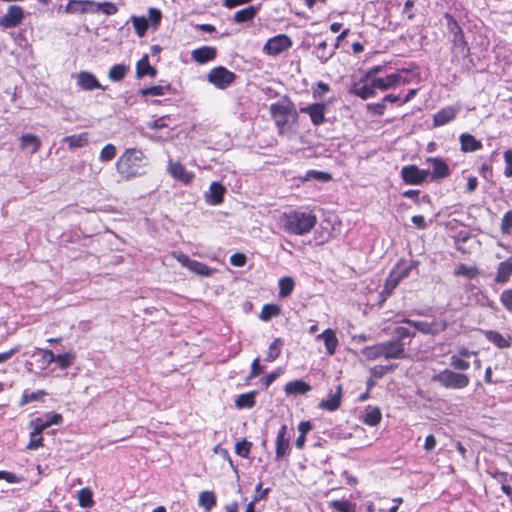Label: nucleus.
I'll use <instances>...</instances> for the list:
<instances>
[{
  "mask_svg": "<svg viewBox=\"0 0 512 512\" xmlns=\"http://www.w3.org/2000/svg\"><path fill=\"white\" fill-rule=\"evenodd\" d=\"M128 72V67L124 64L113 65L108 72L111 81L118 82L124 79Z\"/></svg>",
  "mask_w": 512,
  "mask_h": 512,
  "instance_id": "nucleus-40",
  "label": "nucleus"
},
{
  "mask_svg": "<svg viewBox=\"0 0 512 512\" xmlns=\"http://www.w3.org/2000/svg\"><path fill=\"white\" fill-rule=\"evenodd\" d=\"M260 7L258 6H248L244 9H241L237 11L234 15V22L235 23H245L249 22L254 19V17L257 15Z\"/></svg>",
  "mask_w": 512,
  "mask_h": 512,
  "instance_id": "nucleus-30",
  "label": "nucleus"
},
{
  "mask_svg": "<svg viewBox=\"0 0 512 512\" xmlns=\"http://www.w3.org/2000/svg\"><path fill=\"white\" fill-rule=\"evenodd\" d=\"M311 389V385L301 379L290 381L284 387L287 396L304 395L310 392Z\"/></svg>",
  "mask_w": 512,
  "mask_h": 512,
  "instance_id": "nucleus-21",
  "label": "nucleus"
},
{
  "mask_svg": "<svg viewBox=\"0 0 512 512\" xmlns=\"http://www.w3.org/2000/svg\"><path fill=\"white\" fill-rule=\"evenodd\" d=\"M290 451V441L287 437V426L284 424L278 431L276 438V459L279 460L288 455Z\"/></svg>",
  "mask_w": 512,
  "mask_h": 512,
  "instance_id": "nucleus-17",
  "label": "nucleus"
},
{
  "mask_svg": "<svg viewBox=\"0 0 512 512\" xmlns=\"http://www.w3.org/2000/svg\"><path fill=\"white\" fill-rule=\"evenodd\" d=\"M170 89V84H158L141 90L142 96H160L164 95Z\"/></svg>",
  "mask_w": 512,
  "mask_h": 512,
  "instance_id": "nucleus-48",
  "label": "nucleus"
},
{
  "mask_svg": "<svg viewBox=\"0 0 512 512\" xmlns=\"http://www.w3.org/2000/svg\"><path fill=\"white\" fill-rule=\"evenodd\" d=\"M414 328L425 335H437L447 328V323L441 319L416 321Z\"/></svg>",
  "mask_w": 512,
  "mask_h": 512,
  "instance_id": "nucleus-10",
  "label": "nucleus"
},
{
  "mask_svg": "<svg viewBox=\"0 0 512 512\" xmlns=\"http://www.w3.org/2000/svg\"><path fill=\"white\" fill-rule=\"evenodd\" d=\"M77 85L84 91H92L95 89H105L97 78L90 72L81 71L77 74Z\"/></svg>",
  "mask_w": 512,
  "mask_h": 512,
  "instance_id": "nucleus-16",
  "label": "nucleus"
},
{
  "mask_svg": "<svg viewBox=\"0 0 512 512\" xmlns=\"http://www.w3.org/2000/svg\"><path fill=\"white\" fill-rule=\"evenodd\" d=\"M399 282H400V280L392 272H390V274L388 275V277L385 281V285H384L382 294L390 295L392 293V291L397 287Z\"/></svg>",
  "mask_w": 512,
  "mask_h": 512,
  "instance_id": "nucleus-54",
  "label": "nucleus"
},
{
  "mask_svg": "<svg viewBox=\"0 0 512 512\" xmlns=\"http://www.w3.org/2000/svg\"><path fill=\"white\" fill-rule=\"evenodd\" d=\"M64 143H66L71 149L81 148L88 144V133L83 132L78 135L66 136L63 139Z\"/></svg>",
  "mask_w": 512,
  "mask_h": 512,
  "instance_id": "nucleus-33",
  "label": "nucleus"
},
{
  "mask_svg": "<svg viewBox=\"0 0 512 512\" xmlns=\"http://www.w3.org/2000/svg\"><path fill=\"white\" fill-rule=\"evenodd\" d=\"M216 55V48L211 46H202L192 51L191 58L199 64H205L209 61L214 60Z\"/></svg>",
  "mask_w": 512,
  "mask_h": 512,
  "instance_id": "nucleus-20",
  "label": "nucleus"
},
{
  "mask_svg": "<svg viewBox=\"0 0 512 512\" xmlns=\"http://www.w3.org/2000/svg\"><path fill=\"white\" fill-rule=\"evenodd\" d=\"M147 75L154 78L157 70L150 65L148 55H144L136 64V77L143 78Z\"/></svg>",
  "mask_w": 512,
  "mask_h": 512,
  "instance_id": "nucleus-25",
  "label": "nucleus"
},
{
  "mask_svg": "<svg viewBox=\"0 0 512 512\" xmlns=\"http://www.w3.org/2000/svg\"><path fill=\"white\" fill-rule=\"evenodd\" d=\"M282 346H283V340L281 338H276L269 345L267 356H266L265 360L267 362L275 361L280 356Z\"/></svg>",
  "mask_w": 512,
  "mask_h": 512,
  "instance_id": "nucleus-42",
  "label": "nucleus"
},
{
  "mask_svg": "<svg viewBox=\"0 0 512 512\" xmlns=\"http://www.w3.org/2000/svg\"><path fill=\"white\" fill-rule=\"evenodd\" d=\"M486 338L500 349L509 348L511 346V338L504 337L499 332L493 330L485 331Z\"/></svg>",
  "mask_w": 512,
  "mask_h": 512,
  "instance_id": "nucleus-29",
  "label": "nucleus"
},
{
  "mask_svg": "<svg viewBox=\"0 0 512 512\" xmlns=\"http://www.w3.org/2000/svg\"><path fill=\"white\" fill-rule=\"evenodd\" d=\"M118 11L117 6L112 2H96L93 6V13L101 12L105 15H114Z\"/></svg>",
  "mask_w": 512,
  "mask_h": 512,
  "instance_id": "nucleus-46",
  "label": "nucleus"
},
{
  "mask_svg": "<svg viewBox=\"0 0 512 512\" xmlns=\"http://www.w3.org/2000/svg\"><path fill=\"white\" fill-rule=\"evenodd\" d=\"M408 80L405 79L400 73H393L384 78L373 79V85L380 90H388L400 84H406Z\"/></svg>",
  "mask_w": 512,
  "mask_h": 512,
  "instance_id": "nucleus-14",
  "label": "nucleus"
},
{
  "mask_svg": "<svg viewBox=\"0 0 512 512\" xmlns=\"http://www.w3.org/2000/svg\"><path fill=\"white\" fill-rule=\"evenodd\" d=\"M24 19V10L18 5H10L5 15L0 17V27L4 29L18 26Z\"/></svg>",
  "mask_w": 512,
  "mask_h": 512,
  "instance_id": "nucleus-8",
  "label": "nucleus"
},
{
  "mask_svg": "<svg viewBox=\"0 0 512 512\" xmlns=\"http://www.w3.org/2000/svg\"><path fill=\"white\" fill-rule=\"evenodd\" d=\"M281 309L276 304H265L260 312V319L264 322H268L273 317L279 316Z\"/></svg>",
  "mask_w": 512,
  "mask_h": 512,
  "instance_id": "nucleus-38",
  "label": "nucleus"
},
{
  "mask_svg": "<svg viewBox=\"0 0 512 512\" xmlns=\"http://www.w3.org/2000/svg\"><path fill=\"white\" fill-rule=\"evenodd\" d=\"M393 370H394V365H377L370 369V373L373 377L380 379L386 373L393 371Z\"/></svg>",
  "mask_w": 512,
  "mask_h": 512,
  "instance_id": "nucleus-57",
  "label": "nucleus"
},
{
  "mask_svg": "<svg viewBox=\"0 0 512 512\" xmlns=\"http://www.w3.org/2000/svg\"><path fill=\"white\" fill-rule=\"evenodd\" d=\"M336 50L334 47L328 48V44L326 41H320L316 44L314 54L320 60L321 63H326L329 59L333 57Z\"/></svg>",
  "mask_w": 512,
  "mask_h": 512,
  "instance_id": "nucleus-28",
  "label": "nucleus"
},
{
  "mask_svg": "<svg viewBox=\"0 0 512 512\" xmlns=\"http://www.w3.org/2000/svg\"><path fill=\"white\" fill-rule=\"evenodd\" d=\"M256 391L241 394L237 397L235 404L238 408H252L255 405Z\"/></svg>",
  "mask_w": 512,
  "mask_h": 512,
  "instance_id": "nucleus-43",
  "label": "nucleus"
},
{
  "mask_svg": "<svg viewBox=\"0 0 512 512\" xmlns=\"http://www.w3.org/2000/svg\"><path fill=\"white\" fill-rule=\"evenodd\" d=\"M430 175L429 170L419 169L415 165L404 166L401 170V176L405 183L410 185H420Z\"/></svg>",
  "mask_w": 512,
  "mask_h": 512,
  "instance_id": "nucleus-7",
  "label": "nucleus"
},
{
  "mask_svg": "<svg viewBox=\"0 0 512 512\" xmlns=\"http://www.w3.org/2000/svg\"><path fill=\"white\" fill-rule=\"evenodd\" d=\"M148 15H149V19L151 21L152 26L156 29L161 22V18H162L161 11L157 8H149Z\"/></svg>",
  "mask_w": 512,
  "mask_h": 512,
  "instance_id": "nucleus-62",
  "label": "nucleus"
},
{
  "mask_svg": "<svg viewBox=\"0 0 512 512\" xmlns=\"http://www.w3.org/2000/svg\"><path fill=\"white\" fill-rule=\"evenodd\" d=\"M29 426L32 428V431L42 434L44 430L49 428V424L44 422V418H35L30 421Z\"/></svg>",
  "mask_w": 512,
  "mask_h": 512,
  "instance_id": "nucleus-60",
  "label": "nucleus"
},
{
  "mask_svg": "<svg viewBox=\"0 0 512 512\" xmlns=\"http://www.w3.org/2000/svg\"><path fill=\"white\" fill-rule=\"evenodd\" d=\"M252 447V443L243 439L242 441H238L235 445V453L243 458H248L250 454V449Z\"/></svg>",
  "mask_w": 512,
  "mask_h": 512,
  "instance_id": "nucleus-53",
  "label": "nucleus"
},
{
  "mask_svg": "<svg viewBox=\"0 0 512 512\" xmlns=\"http://www.w3.org/2000/svg\"><path fill=\"white\" fill-rule=\"evenodd\" d=\"M495 478L498 480V482L501 484V490L503 493H505L508 497L512 498V487L509 484V477L507 473H498L495 475Z\"/></svg>",
  "mask_w": 512,
  "mask_h": 512,
  "instance_id": "nucleus-52",
  "label": "nucleus"
},
{
  "mask_svg": "<svg viewBox=\"0 0 512 512\" xmlns=\"http://www.w3.org/2000/svg\"><path fill=\"white\" fill-rule=\"evenodd\" d=\"M187 269L200 276H211L214 272V269L210 268L206 264L193 259L190 261Z\"/></svg>",
  "mask_w": 512,
  "mask_h": 512,
  "instance_id": "nucleus-36",
  "label": "nucleus"
},
{
  "mask_svg": "<svg viewBox=\"0 0 512 512\" xmlns=\"http://www.w3.org/2000/svg\"><path fill=\"white\" fill-rule=\"evenodd\" d=\"M416 265L417 262L401 260L391 272L401 281L410 275L411 270L416 268Z\"/></svg>",
  "mask_w": 512,
  "mask_h": 512,
  "instance_id": "nucleus-27",
  "label": "nucleus"
},
{
  "mask_svg": "<svg viewBox=\"0 0 512 512\" xmlns=\"http://www.w3.org/2000/svg\"><path fill=\"white\" fill-rule=\"evenodd\" d=\"M317 223L313 212L293 210L283 213L281 217L282 228L289 234L306 235L311 232Z\"/></svg>",
  "mask_w": 512,
  "mask_h": 512,
  "instance_id": "nucleus-2",
  "label": "nucleus"
},
{
  "mask_svg": "<svg viewBox=\"0 0 512 512\" xmlns=\"http://www.w3.org/2000/svg\"><path fill=\"white\" fill-rule=\"evenodd\" d=\"M427 162L432 166V179H441L445 178L450 174V169L448 164L441 158L437 157H429Z\"/></svg>",
  "mask_w": 512,
  "mask_h": 512,
  "instance_id": "nucleus-18",
  "label": "nucleus"
},
{
  "mask_svg": "<svg viewBox=\"0 0 512 512\" xmlns=\"http://www.w3.org/2000/svg\"><path fill=\"white\" fill-rule=\"evenodd\" d=\"M451 366H453L455 369L458 370H467L470 367V364L468 361L458 357V356H452L451 357Z\"/></svg>",
  "mask_w": 512,
  "mask_h": 512,
  "instance_id": "nucleus-63",
  "label": "nucleus"
},
{
  "mask_svg": "<svg viewBox=\"0 0 512 512\" xmlns=\"http://www.w3.org/2000/svg\"><path fill=\"white\" fill-rule=\"evenodd\" d=\"M457 276H465L468 279H473L478 275V269L475 266H467L460 264L454 271Z\"/></svg>",
  "mask_w": 512,
  "mask_h": 512,
  "instance_id": "nucleus-49",
  "label": "nucleus"
},
{
  "mask_svg": "<svg viewBox=\"0 0 512 512\" xmlns=\"http://www.w3.org/2000/svg\"><path fill=\"white\" fill-rule=\"evenodd\" d=\"M394 336V340L399 341L400 343H405V339H409V342L407 343L409 344L410 340L415 336V334L412 333L408 328L399 326L394 329Z\"/></svg>",
  "mask_w": 512,
  "mask_h": 512,
  "instance_id": "nucleus-51",
  "label": "nucleus"
},
{
  "mask_svg": "<svg viewBox=\"0 0 512 512\" xmlns=\"http://www.w3.org/2000/svg\"><path fill=\"white\" fill-rule=\"evenodd\" d=\"M461 150L463 152H473L480 148V141L476 140L474 136L464 133L460 136Z\"/></svg>",
  "mask_w": 512,
  "mask_h": 512,
  "instance_id": "nucleus-32",
  "label": "nucleus"
},
{
  "mask_svg": "<svg viewBox=\"0 0 512 512\" xmlns=\"http://www.w3.org/2000/svg\"><path fill=\"white\" fill-rule=\"evenodd\" d=\"M433 382L439 383L441 386L453 389H460L469 384V378L463 373H457L450 369H445L431 378Z\"/></svg>",
  "mask_w": 512,
  "mask_h": 512,
  "instance_id": "nucleus-4",
  "label": "nucleus"
},
{
  "mask_svg": "<svg viewBox=\"0 0 512 512\" xmlns=\"http://www.w3.org/2000/svg\"><path fill=\"white\" fill-rule=\"evenodd\" d=\"M512 276V257L500 262L497 266L494 282L497 284L507 283Z\"/></svg>",
  "mask_w": 512,
  "mask_h": 512,
  "instance_id": "nucleus-19",
  "label": "nucleus"
},
{
  "mask_svg": "<svg viewBox=\"0 0 512 512\" xmlns=\"http://www.w3.org/2000/svg\"><path fill=\"white\" fill-rule=\"evenodd\" d=\"M75 359L76 354L72 351H69L63 354H58L55 359V363H57L61 369H67L74 364Z\"/></svg>",
  "mask_w": 512,
  "mask_h": 512,
  "instance_id": "nucleus-44",
  "label": "nucleus"
},
{
  "mask_svg": "<svg viewBox=\"0 0 512 512\" xmlns=\"http://www.w3.org/2000/svg\"><path fill=\"white\" fill-rule=\"evenodd\" d=\"M382 419V414H381V411L379 408L377 407H374V408H368L366 410V413L363 417V423L368 425V426H376L380 423Z\"/></svg>",
  "mask_w": 512,
  "mask_h": 512,
  "instance_id": "nucleus-35",
  "label": "nucleus"
},
{
  "mask_svg": "<svg viewBox=\"0 0 512 512\" xmlns=\"http://www.w3.org/2000/svg\"><path fill=\"white\" fill-rule=\"evenodd\" d=\"M500 301L504 308L512 313V288L504 290L500 295Z\"/></svg>",
  "mask_w": 512,
  "mask_h": 512,
  "instance_id": "nucleus-61",
  "label": "nucleus"
},
{
  "mask_svg": "<svg viewBox=\"0 0 512 512\" xmlns=\"http://www.w3.org/2000/svg\"><path fill=\"white\" fill-rule=\"evenodd\" d=\"M458 111L459 109L453 106H447L438 111L433 117L434 126L439 127L446 125L456 117Z\"/></svg>",
  "mask_w": 512,
  "mask_h": 512,
  "instance_id": "nucleus-22",
  "label": "nucleus"
},
{
  "mask_svg": "<svg viewBox=\"0 0 512 512\" xmlns=\"http://www.w3.org/2000/svg\"><path fill=\"white\" fill-rule=\"evenodd\" d=\"M317 180L320 182H327L331 179V175L326 172L316 171V170H309L306 173L305 180Z\"/></svg>",
  "mask_w": 512,
  "mask_h": 512,
  "instance_id": "nucleus-56",
  "label": "nucleus"
},
{
  "mask_svg": "<svg viewBox=\"0 0 512 512\" xmlns=\"http://www.w3.org/2000/svg\"><path fill=\"white\" fill-rule=\"evenodd\" d=\"M329 507L335 509L338 512H356L357 506L348 500H332L329 502Z\"/></svg>",
  "mask_w": 512,
  "mask_h": 512,
  "instance_id": "nucleus-37",
  "label": "nucleus"
},
{
  "mask_svg": "<svg viewBox=\"0 0 512 512\" xmlns=\"http://www.w3.org/2000/svg\"><path fill=\"white\" fill-rule=\"evenodd\" d=\"M269 111L281 135L287 133L291 128V123H295L298 119L295 105L288 99L272 103Z\"/></svg>",
  "mask_w": 512,
  "mask_h": 512,
  "instance_id": "nucleus-3",
  "label": "nucleus"
},
{
  "mask_svg": "<svg viewBox=\"0 0 512 512\" xmlns=\"http://www.w3.org/2000/svg\"><path fill=\"white\" fill-rule=\"evenodd\" d=\"M117 149L114 144H106L100 151L99 160L101 162H109L115 158Z\"/></svg>",
  "mask_w": 512,
  "mask_h": 512,
  "instance_id": "nucleus-50",
  "label": "nucleus"
},
{
  "mask_svg": "<svg viewBox=\"0 0 512 512\" xmlns=\"http://www.w3.org/2000/svg\"><path fill=\"white\" fill-rule=\"evenodd\" d=\"M383 358L390 359H405L407 358L406 343H400L394 339L382 342Z\"/></svg>",
  "mask_w": 512,
  "mask_h": 512,
  "instance_id": "nucleus-9",
  "label": "nucleus"
},
{
  "mask_svg": "<svg viewBox=\"0 0 512 512\" xmlns=\"http://www.w3.org/2000/svg\"><path fill=\"white\" fill-rule=\"evenodd\" d=\"M330 90V87L328 84L324 82H318L316 89L313 91V97L315 99H320Z\"/></svg>",
  "mask_w": 512,
  "mask_h": 512,
  "instance_id": "nucleus-64",
  "label": "nucleus"
},
{
  "mask_svg": "<svg viewBox=\"0 0 512 512\" xmlns=\"http://www.w3.org/2000/svg\"><path fill=\"white\" fill-rule=\"evenodd\" d=\"M93 6V0H69L64 10L67 14H86L93 13Z\"/></svg>",
  "mask_w": 512,
  "mask_h": 512,
  "instance_id": "nucleus-15",
  "label": "nucleus"
},
{
  "mask_svg": "<svg viewBox=\"0 0 512 512\" xmlns=\"http://www.w3.org/2000/svg\"><path fill=\"white\" fill-rule=\"evenodd\" d=\"M78 502L83 508H89L94 504L93 493L89 488H82L78 491Z\"/></svg>",
  "mask_w": 512,
  "mask_h": 512,
  "instance_id": "nucleus-47",
  "label": "nucleus"
},
{
  "mask_svg": "<svg viewBox=\"0 0 512 512\" xmlns=\"http://www.w3.org/2000/svg\"><path fill=\"white\" fill-rule=\"evenodd\" d=\"M341 400L342 386L338 385L335 393H331L328 399H324L319 403V408L329 412L336 411L341 405Z\"/></svg>",
  "mask_w": 512,
  "mask_h": 512,
  "instance_id": "nucleus-23",
  "label": "nucleus"
},
{
  "mask_svg": "<svg viewBox=\"0 0 512 512\" xmlns=\"http://www.w3.org/2000/svg\"><path fill=\"white\" fill-rule=\"evenodd\" d=\"M226 192L225 187L219 182H212L209 188L207 201L212 205H219L223 201V196Z\"/></svg>",
  "mask_w": 512,
  "mask_h": 512,
  "instance_id": "nucleus-26",
  "label": "nucleus"
},
{
  "mask_svg": "<svg viewBox=\"0 0 512 512\" xmlns=\"http://www.w3.org/2000/svg\"><path fill=\"white\" fill-rule=\"evenodd\" d=\"M361 354L370 361L377 360L383 357V347L382 342L372 345L366 346L361 350Z\"/></svg>",
  "mask_w": 512,
  "mask_h": 512,
  "instance_id": "nucleus-34",
  "label": "nucleus"
},
{
  "mask_svg": "<svg viewBox=\"0 0 512 512\" xmlns=\"http://www.w3.org/2000/svg\"><path fill=\"white\" fill-rule=\"evenodd\" d=\"M43 446V437L42 434H38L34 431L30 432V440L27 444L28 450H37L38 448Z\"/></svg>",
  "mask_w": 512,
  "mask_h": 512,
  "instance_id": "nucleus-55",
  "label": "nucleus"
},
{
  "mask_svg": "<svg viewBox=\"0 0 512 512\" xmlns=\"http://www.w3.org/2000/svg\"><path fill=\"white\" fill-rule=\"evenodd\" d=\"M291 46V39L285 34H279L267 40L263 52L270 56H276L288 50Z\"/></svg>",
  "mask_w": 512,
  "mask_h": 512,
  "instance_id": "nucleus-6",
  "label": "nucleus"
},
{
  "mask_svg": "<svg viewBox=\"0 0 512 512\" xmlns=\"http://www.w3.org/2000/svg\"><path fill=\"white\" fill-rule=\"evenodd\" d=\"M147 165V158L142 150L127 148L116 161V171L119 176L130 181L144 174Z\"/></svg>",
  "mask_w": 512,
  "mask_h": 512,
  "instance_id": "nucleus-1",
  "label": "nucleus"
},
{
  "mask_svg": "<svg viewBox=\"0 0 512 512\" xmlns=\"http://www.w3.org/2000/svg\"><path fill=\"white\" fill-rule=\"evenodd\" d=\"M376 86L373 85V80H366V77H362L358 82L354 83L351 87L350 92L363 100L374 97Z\"/></svg>",
  "mask_w": 512,
  "mask_h": 512,
  "instance_id": "nucleus-13",
  "label": "nucleus"
},
{
  "mask_svg": "<svg viewBox=\"0 0 512 512\" xmlns=\"http://www.w3.org/2000/svg\"><path fill=\"white\" fill-rule=\"evenodd\" d=\"M236 74L224 66H217L207 74V81L217 89L225 90L236 80Z\"/></svg>",
  "mask_w": 512,
  "mask_h": 512,
  "instance_id": "nucleus-5",
  "label": "nucleus"
},
{
  "mask_svg": "<svg viewBox=\"0 0 512 512\" xmlns=\"http://www.w3.org/2000/svg\"><path fill=\"white\" fill-rule=\"evenodd\" d=\"M317 339H322L324 341L328 355L332 356L335 354L339 342L334 330H324L321 334L317 335Z\"/></svg>",
  "mask_w": 512,
  "mask_h": 512,
  "instance_id": "nucleus-24",
  "label": "nucleus"
},
{
  "mask_svg": "<svg viewBox=\"0 0 512 512\" xmlns=\"http://www.w3.org/2000/svg\"><path fill=\"white\" fill-rule=\"evenodd\" d=\"M41 146V142L38 139L37 136L33 134H25L21 137V147L23 149L25 148H31L32 153H36Z\"/></svg>",
  "mask_w": 512,
  "mask_h": 512,
  "instance_id": "nucleus-39",
  "label": "nucleus"
},
{
  "mask_svg": "<svg viewBox=\"0 0 512 512\" xmlns=\"http://www.w3.org/2000/svg\"><path fill=\"white\" fill-rule=\"evenodd\" d=\"M501 232L503 234H510L512 231V211H507L501 220Z\"/></svg>",
  "mask_w": 512,
  "mask_h": 512,
  "instance_id": "nucleus-59",
  "label": "nucleus"
},
{
  "mask_svg": "<svg viewBox=\"0 0 512 512\" xmlns=\"http://www.w3.org/2000/svg\"><path fill=\"white\" fill-rule=\"evenodd\" d=\"M130 21L133 24L136 34L139 37H143L148 29V21L144 16L132 15Z\"/></svg>",
  "mask_w": 512,
  "mask_h": 512,
  "instance_id": "nucleus-41",
  "label": "nucleus"
},
{
  "mask_svg": "<svg viewBox=\"0 0 512 512\" xmlns=\"http://www.w3.org/2000/svg\"><path fill=\"white\" fill-rule=\"evenodd\" d=\"M503 159H504V164H505L503 174L505 177L511 178L512 177V149H508L504 152Z\"/></svg>",
  "mask_w": 512,
  "mask_h": 512,
  "instance_id": "nucleus-58",
  "label": "nucleus"
},
{
  "mask_svg": "<svg viewBox=\"0 0 512 512\" xmlns=\"http://www.w3.org/2000/svg\"><path fill=\"white\" fill-rule=\"evenodd\" d=\"M198 505L209 512L216 505V495L213 491H203L199 494Z\"/></svg>",
  "mask_w": 512,
  "mask_h": 512,
  "instance_id": "nucleus-31",
  "label": "nucleus"
},
{
  "mask_svg": "<svg viewBox=\"0 0 512 512\" xmlns=\"http://www.w3.org/2000/svg\"><path fill=\"white\" fill-rule=\"evenodd\" d=\"M325 103H313L306 107L300 108V112L304 114H308L310 116L311 122L315 126L322 125L326 122L325 111H326Z\"/></svg>",
  "mask_w": 512,
  "mask_h": 512,
  "instance_id": "nucleus-12",
  "label": "nucleus"
},
{
  "mask_svg": "<svg viewBox=\"0 0 512 512\" xmlns=\"http://www.w3.org/2000/svg\"><path fill=\"white\" fill-rule=\"evenodd\" d=\"M294 280L291 277H283L279 280V296L288 297L294 289Z\"/></svg>",
  "mask_w": 512,
  "mask_h": 512,
  "instance_id": "nucleus-45",
  "label": "nucleus"
},
{
  "mask_svg": "<svg viewBox=\"0 0 512 512\" xmlns=\"http://www.w3.org/2000/svg\"><path fill=\"white\" fill-rule=\"evenodd\" d=\"M167 172L177 181L183 184H189L194 178V174L186 170V168L178 161H168Z\"/></svg>",
  "mask_w": 512,
  "mask_h": 512,
  "instance_id": "nucleus-11",
  "label": "nucleus"
}]
</instances>
